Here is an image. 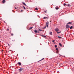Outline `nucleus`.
<instances>
[{
	"label": "nucleus",
	"mask_w": 74,
	"mask_h": 74,
	"mask_svg": "<svg viewBox=\"0 0 74 74\" xmlns=\"http://www.w3.org/2000/svg\"><path fill=\"white\" fill-rule=\"evenodd\" d=\"M58 38H62V37L60 36H58Z\"/></svg>",
	"instance_id": "20"
},
{
	"label": "nucleus",
	"mask_w": 74,
	"mask_h": 74,
	"mask_svg": "<svg viewBox=\"0 0 74 74\" xmlns=\"http://www.w3.org/2000/svg\"><path fill=\"white\" fill-rule=\"evenodd\" d=\"M65 5H67V4H66V3H64V6H65Z\"/></svg>",
	"instance_id": "18"
},
{
	"label": "nucleus",
	"mask_w": 74,
	"mask_h": 74,
	"mask_svg": "<svg viewBox=\"0 0 74 74\" xmlns=\"http://www.w3.org/2000/svg\"><path fill=\"white\" fill-rule=\"evenodd\" d=\"M60 33V32H57V33H58V34H59V33Z\"/></svg>",
	"instance_id": "28"
},
{
	"label": "nucleus",
	"mask_w": 74,
	"mask_h": 74,
	"mask_svg": "<svg viewBox=\"0 0 74 74\" xmlns=\"http://www.w3.org/2000/svg\"><path fill=\"white\" fill-rule=\"evenodd\" d=\"M35 10H38V9L37 8H36Z\"/></svg>",
	"instance_id": "24"
},
{
	"label": "nucleus",
	"mask_w": 74,
	"mask_h": 74,
	"mask_svg": "<svg viewBox=\"0 0 74 74\" xmlns=\"http://www.w3.org/2000/svg\"><path fill=\"white\" fill-rule=\"evenodd\" d=\"M7 31H9V29H7Z\"/></svg>",
	"instance_id": "26"
},
{
	"label": "nucleus",
	"mask_w": 74,
	"mask_h": 74,
	"mask_svg": "<svg viewBox=\"0 0 74 74\" xmlns=\"http://www.w3.org/2000/svg\"><path fill=\"white\" fill-rule=\"evenodd\" d=\"M50 22H51V21H50Z\"/></svg>",
	"instance_id": "35"
},
{
	"label": "nucleus",
	"mask_w": 74,
	"mask_h": 74,
	"mask_svg": "<svg viewBox=\"0 0 74 74\" xmlns=\"http://www.w3.org/2000/svg\"><path fill=\"white\" fill-rule=\"evenodd\" d=\"M56 10H58L59 9V8L58 7H56L55 8Z\"/></svg>",
	"instance_id": "10"
},
{
	"label": "nucleus",
	"mask_w": 74,
	"mask_h": 74,
	"mask_svg": "<svg viewBox=\"0 0 74 74\" xmlns=\"http://www.w3.org/2000/svg\"><path fill=\"white\" fill-rule=\"evenodd\" d=\"M56 50H57V51H58V48H56Z\"/></svg>",
	"instance_id": "25"
},
{
	"label": "nucleus",
	"mask_w": 74,
	"mask_h": 74,
	"mask_svg": "<svg viewBox=\"0 0 74 74\" xmlns=\"http://www.w3.org/2000/svg\"><path fill=\"white\" fill-rule=\"evenodd\" d=\"M57 45H55V48H57Z\"/></svg>",
	"instance_id": "23"
},
{
	"label": "nucleus",
	"mask_w": 74,
	"mask_h": 74,
	"mask_svg": "<svg viewBox=\"0 0 74 74\" xmlns=\"http://www.w3.org/2000/svg\"><path fill=\"white\" fill-rule=\"evenodd\" d=\"M23 4L24 5H26V3H25L24 2H23Z\"/></svg>",
	"instance_id": "12"
},
{
	"label": "nucleus",
	"mask_w": 74,
	"mask_h": 74,
	"mask_svg": "<svg viewBox=\"0 0 74 74\" xmlns=\"http://www.w3.org/2000/svg\"><path fill=\"white\" fill-rule=\"evenodd\" d=\"M59 31V29H58L57 28L56 29V32H58Z\"/></svg>",
	"instance_id": "6"
},
{
	"label": "nucleus",
	"mask_w": 74,
	"mask_h": 74,
	"mask_svg": "<svg viewBox=\"0 0 74 74\" xmlns=\"http://www.w3.org/2000/svg\"><path fill=\"white\" fill-rule=\"evenodd\" d=\"M72 23H72L71 22H69V23H67V24H71Z\"/></svg>",
	"instance_id": "4"
},
{
	"label": "nucleus",
	"mask_w": 74,
	"mask_h": 74,
	"mask_svg": "<svg viewBox=\"0 0 74 74\" xmlns=\"http://www.w3.org/2000/svg\"><path fill=\"white\" fill-rule=\"evenodd\" d=\"M5 2V0H3L2 1L3 3H4Z\"/></svg>",
	"instance_id": "5"
},
{
	"label": "nucleus",
	"mask_w": 74,
	"mask_h": 74,
	"mask_svg": "<svg viewBox=\"0 0 74 74\" xmlns=\"http://www.w3.org/2000/svg\"><path fill=\"white\" fill-rule=\"evenodd\" d=\"M15 9H16V8H15Z\"/></svg>",
	"instance_id": "34"
},
{
	"label": "nucleus",
	"mask_w": 74,
	"mask_h": 74,
	"mask_svg": "<svg viewBox=\"0 0 74 74\" xmlns=\"http://www.w3.org/2000/svg\"><path fill=\"white\" fill-rule=\"evenodd\" d=\"M45 28H46V26H45L44 27V29H45Z\"/></svg>",
	"instance_id": "27"
},
{
	"label": "nucleus",
	"mask_w": 74,
	"mask_h": 74,
	"mask_svg": "<svg viewBox=\"0 0 74 74\" xmlns=\"http://www.w3.org/2000/svg\"><path fill=\"white\" fill-rule=\"evenodd\" d=\"M59 45H60V46L62 47V44L61 43H59Z\"/></svg>",
	"instance_id": "13"
},
{
	"label": "nucleus",
	"mask_w": 74,
	"mask_h": 74,
	"mask_svg": "<svg viewBox=\"0 0 74 74\" xmlns=\"http://www.w3.org/2000/svg\"><path fill=\"white\" fill-rule=\"evenodd\" d=\"M44 58H43V59H41L40 60H39V62H40V61H41V60H44Z\"/></svg>",
	"instance_id": "17"
},
{
	"label": "nucleus",
	"mask_w": 74,
	"mask_h": 74,
	"mask_svg": "<svg viewBox=\"0 0 74 74\" xmlns=\"http://www.w3.org/2000/svg\"><path fill=\"white\" fill-rule=\"evenodd\" d=\"M66 27L67 28V29H68V28H69L70 27V25H66Z\"/></svg>",
	"instance_id": "2"
},
{
	"label": "nucleus",
	"mask_w": 74,
	"mask_h": 74,
	"mask_svg": "<svg viewBox=\"0 0 74 74\" xmlns=\"http://www.w3.org/2000/svg\"><path fill=\"white\" fill-rule=\"evenodd\" d=\"M48 19V17H44L43 18V19Z\"/></svg>",
	"instance_id": "9"
},
{
	"label": "nucleus",
	"mask_w": 74,
	"mask_h": 74,
	"mask_svg": "<svg viewBox=\"0 0 74 74\" xmlns=\"http://www.w3.org/2000/svg\"><path fill=\"white\" fill-rule=\"evenodd\" d=\"M53 42H55V40H53Z\"/></svg>",
	"instance_id": "31"
},
{
	"label": "nucleus",
	"mask_w": 74,
	"mask_h": 74,
	"mask_svg": "<svg viewBox=\"0 0 74 74\" xmlns=\"http://www.w3.org/2000/svg\"><path fill=\"white\" fill-rule=\"evenodd\" d=\"M46 25L47 27H48V26L49 25V22L48 21H47Z\"/></svg>",
	"instance_id": "1"
},
{
	"label": "nucleus",
	"mask_w": 74,
	"mask_h": 74,
	"mask_svg": "<svg viewBox=\"0 0 74 74\" xmlns=\"http://www.w3.org/2000/svg\"><path fill=\"white\" fill-rule=\"evenodd\" d=\"M38 30L39 31H41L42 32H43L42 30V29H39Z\"/></svg>",
	"instance_id": "19"
},
{
	"label": "nucleus",
	"mask_w": 74,
	"mask_h": 74,
	"mask_svg": "<svg viewBox=\"0 0 74 74\" xmlns=\"http://www.w3.org/2000/svg\"><path fill=\"white\" fill-rule=\"evenodd\" d=\"M33 27H30L29 28V29H30V30L32 29H33Z\"/></svg>",
	"instance_id": "15"
},
{
	"label": "nucleus",
	"mask_w": 74,
	"mask_h": 74,
	"mask_svg": "<svg viewBox=\"0 0 74 74\" xmlns=\"http://www.w3.org/2000/svg\"><path fill=\"white\" fill-rule=\"evenodd\" d=\"M24 7V9H25H25H26V8H25V7Z\"/></svg>",
	"instance_id": "29"
},
{
	"label": "nucleus",
	"mask_w": 74,
	"mask_h": 74,
	"mask_svg": "<svg viewBox=\"0 0 74 74\" xmlns=\"http://www.w3.org/2000/svg\"><path fill=\"white\" fill-rule=\"evenodd\" d=\"M21 11H22V10H21Z\"/></svg>",
	"instance_id": "37"
},
{
	"label": "nucleus",
	"mask_w": 74,
	"mask_h": 74,
	"mask_svg": "<svg viewBox=\"0 0 74 74\" xmlns=\"http://www.w3.org/2000/svg\"><path fill=\"white\" fill-rule=\"evenodd\" d=\"M67 5L68 7H70V5L68 4V5Z\"/></svg>",
	"instance_id": "22"
},
{
	"label": "nucleus",
	"mask_w": 74,
	"mask_h": 74,
	"mask_svg": "<svg viewBox=\"0 0 74 74\" xmlns=\"http://www.w3.org/2000/svg\"><path fill=\"white\" fill-rule=\"evenodd\" d=\"M4 22L5 23V21H4Z\"/></svg>",
	"instance_id": "36"
},
{
	"label": "nucleus",
	"mask_w": 74,
	"mask_h": 74,
	"mask_svg": "<svg viewBox=\"0 0 74 74\" xmlns=\"http://www.w3.org/2000/svg\"><path fill=\"white\" fill-rule=\"evenodd\" d=\"M22 70H23V69L21 68L19 69V71H22Z\"/></svg>",
	"instance_id": "8"
},
{
	"label": "nucleus",
	"mask_w": 74,
	"mask_h": 74,
	"mask_svg": "<svg viewBox=\"0 0 74 74\" xmlns=\"http://www.w3.org/2000/svg\"><path fill=\"white\" fill-rule=\"evenodd\" d=\"M2 52H3V50H1V51Z\"/></svg>",
	"instance_id": "30"
},
{
	"label": "nucleus",
	"mask_w": 74,
	"mask_h": 74,
	"mask_svg": "<svg viewBox=\"0 0 74 74\" xmlns=\"http://www.w3.org/2000/svg\"><path fill=\"white\" fill-rule=\"evenodd\" d=\"M10 34H11V36H14V34H12V33H11Z\"/></svg>",
	"instance_id": "14"
},
{
	"label": "nucleus",
	"mask_w": 74,
	"mask_h": 74,
	"mask_svg": "<svg viewBox=\"0 0 74 74\" xmlns=\"http://www.w3.org/2000/svg\"><path fill=\"white\" fill-rule=\"evenodd\" d=\"M42 36L43 37H45H45H46V36H45L42 35Z\"/></svg>",
	"instance_id": "11"
},
{
	"label": "nucleus",
	"mask_w": 74,
	"mask_h": 74,
	"mask_svg": "<svg viewBox=\"0 0 74 74\" xmlns=\"http://www.w3.org/2000/svg\"><path fill=\"white\" fill-rule=\"evenodd\" d=\"M47 12V11H45L44 12Z\"/></svg>",
	"instance_id": "32"
},
{
	"label": "nucleus",
	"mask_w": 74,
	"mask_h": 74,
	"mask_svg": "<svg viewBox=\"0 0 74 74\" xmlns=\"http://www.w3.org/2000/svg\"><path fill=\"white\" fill-rule=\"evenodd\" d=\"M18 65L19 66L21 65V63L20 62H18Z\"/></svg>",
	"instance_id": "3"
},
{
	"label": "nucleus",
	"mask_w": 74,
	"mask_h": 74,
	"mask_svg": "<svg viewBox=\"0 0 74 74\" xmlns=\"http://www.w3.org/2000/svg\"><path fill=\"white\" fill-rule=\"evenodd\" d=\"M34 32H35V33H37L38 32L37 31V30H34Z\"/></svg>",
	"instance_id": "7"
},
{
	"label": "nucleus",
	"mask_w": 74,
	"mask_h": 74,
	"mask_svg": "<svg viewBox=\"0 0 74 74\" xmlns=\"http://www.w3.org/2000/svg\"><path fill=\"white\" fill-rule=\"evenodd\" d=\"M9 51H10V50H9Z\"/></svg>",
	"instance_id": "38"
},
{
	"label": "nucleus",
	"mask_w": 74,
	"mask_h": 74,
	"mask_svg": "<svg viewBox=\"0 0 74 74\" xmlns=\"http://www.w3.org/2000/svg\"><path fill=\"white\" fill-rule=\"evenodd\" d=\"M50 34L51 35H52V32H51L50 33Z\"/></svg>",
	"instance_id": "21"
},
{
	"label": "nucleus",
	"mask_w": 74,
	"mask_h": 74,
	"mask_svg": "<svg viewBox=\"0 0 74 74\" xmlns=\"http://www.w3.org/2000/svg\"><path fill=\"white\" fill-rule=\"evenodd\" d=\"M73 27L72 26H71L70 28V29H73Z\"/></svg>",
	"instance_id": "16"
},
{
	"label": "nucleus",
	"mask_w": 74,
	"mask_h": 74,
	"mask_svg": "<svg viewBox=\"0 0 74 74\" xmlns=\"http://www.w3.org/2000/svg\"><path fill=\"white\" fill-rule=\"evenodd\" d=\"M8 46H10V44H8Z\"/></svg>",
	"instance_id": "33"
}]
</instances>
